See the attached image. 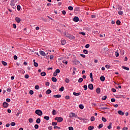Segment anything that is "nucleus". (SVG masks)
I'll return each mask as SVG.
<instances>
[{"mask_svg": "<svg viewBox=\"0 0 130 130\" xmlns=\"http://www.w3.org/2000/svg\"><path fill=\"white\" fill-rule=\"evenodd\" d=\"M2 63L3 65H4L5 66H7V62H5V61H2Z\"/></svg>", "mask_w": 130, "mask_h": 130, "instance_id": "nucleus-50", "label": "nucleus"}, {"mask_svg": "<svg viewBox=\"0 0 130 130\" xmlns=\"http://www.w3.org/2000/svg\"><path fill=\"white\" fill-rule=\"evenodd\" d=\"M54 128H58V129H60V127H58L57 126H54Z\"/></svg>", "mask_w": 130, "mask_h": 130, "instance_id": "nucleus-59", "label": "nucleus"}, {"mask_svg": "<svg viewBox=\"0 0 130 130\" xmlns=\"http://www.w3.org/2000/svg\"><path fill=\"white\" fill-rule=\"evenodd\" d=\"M118 14L119 15H122V14H123V12L122 11H119Z\"/></svg>", "mask_w": 130, "mask_h": 130, "instance_id": "nucleus-61", "label": "nucleus"}, {"mask_svg": "<svg viewBox=\"0 0 130 130\" xmlns=\"http://www.w3.org/2000/svg\"><path fill=\"white\" fill-rule=\"evenodd\" d=\"M51 80H52V82H55L57 81V79L55 77H52Z\"/></svg>", "mask_w": 130, "mask_h": 130, "instance_id": "nucleus-16", "label": "nucleus"}, {"mask_svg": "<svg viewBox=\"0 0 130 130\" xmlns=\"http://www.w3.org/2000/svg\"><path fill=\"white\" fill-rule=\"evenodd\" d=\"M118 113L120 115H124V113L122 111H118Z\"/></svg>", "mask_w": 130, "mask_h": 130, "instance_id": "nucleus-12", "label": "nucleus"}, {"mask_svg": "<svg viewBox=\"0 0 130 130\" xmlns=\"http://www.w3.org/2000/svg\"><path fill=\"white\" fill-rule=\"evenodd\" d=\"M100 80L102 82H104L105 81V77L104 76H101L100 77Z\"/></svg>", "mask_w": 130, "mask_h": 130, "instance_id": "nucleus-14", "label": "nucleus"}, {"mask_svg": "<svg viewBox=\"0 0 130 130\" xmlns=\"http://www.w3.org/2000/svg\"><path fill=\"white\" fill-rule=\"evenodd\" d=\"M17 9L18 11H20V10H21V6H20L19 5H18L17 6Z\"/></svg>", "mask_w": 130, "mask_h": 130, "instance_id": "nucleus-42", "label": "nucleus"}, {"mask_svg": "<svg viewBox=\"0 0 130 130\" xmlns=\"http://www.w3.org/2000/svg\"><path fill=\"white\" fill-rule=\"evenodd\" d=\"M83 121L84 123H86L88 122V120H87L86 119H83Z\"/></svg>", "mask_w": 130, "mask_h": 130, "instance_id": "nucleus-46", "label": "nucleus"}, {"mask_svg": "<svg viewBox=\"0 0 130 130\" xmlns=\"http://www.w3.org/2000/svg\"><path fill=\"white\" fill-rule=\"evenodd\" d=\"M73 95H74V96H80V95H81V92L76 93V92H74Z\"/></svg>", "mask_w": 130, "mask_h": 130, "instance_id": "nucleus-10", "label": "nucleus"}, {"mask_svg": "<svg viewBox=\"0 0 130 130\" xmlns=\"http://www.w3.org/2000/svg\"><path fill=\"white\" fill-rule=\"evenodd\" d=\"M102 120H103V121H104V122H106V121H107V120H106V118H105L104 117L102 118Z\"/></svg>", "mask_w": 130, "mask_h": 130, "instance_id": "nucleus-33", "label": "nucleus"}, {"mask_svg": "<svg viewBox=\"0 0 130 130\" xmlns=\"http://www.w3.org/2000/svg\"><path fill=\"white\" fill-rule=\"evenodd\" d=\"M65 99H66L67 100H70V96L67 95L65 97Z\"/></svg>", "mask_w": 130, "mask_h": 130, "instance_id": "nucleus-54", "label": "nucleus"}, {"mask_svg": "<svg viewBox=\"0 0 130 130\" xmlns=\"http://www.w3.org/2000/svg\"><path fill=\"white\" fill-rule=\"evenodd\" d=\"M88 88L89 89H90V90H93V84H89Z\"/></svg>", "mask_w": 130, "mask_h": 130, "instance_id": "nucleus-11", "label": "nucleus"}, {"mask_svg": "<svg viewBox=\"0 0 130 130\" xmlns=\"http://www.w3.org/2000/svg\"><path fill=\"white\" fill-rule=\"evenodd\" d=\"M115 55H116V57H118V56H119V53L117 52H116Z\"/></svg>", "mask_w": 130, "mask_h": 130, "instance_id": "nucleus-47", "label": "nucleus"}, {"mask_svg": "<svg viewBox=\"0 0 130 130\" xmlns=\"http://www.w3.org/2000/svg\"><path fill=\"white\" fill-rule=\"evenodd\" d=\"M90 47V44H86L85 45V48H89Z\"/></svg>", "mask_w": 130, "mask_h": 130, "instance_id": "nucleus-53", "label": "nucleus"}, {"mask_svg": "<svg viewBox=\"0 0 130 130\" xmlns=\"http://www.w3.org/2000/svg\"><path fill=\"white\" fill-rule=\"evenodd\" d=\"M24 78H25V79H29V75L28 74H26Z\"/></svg>", "mask_w": 130, "mask_h": 130, "instance_id": "nucleus-52", "label": "nucleus"}, {"mask_svg": "<svg viewBox=\"0 0 130 130\" xmlns=\"http://www.w3.org/2000/svg\"><path fill=\"white\" fill-rule=\"evenodd\" d=\"M15 4H16V1L15 0H11L10 4L11 7H15Z\"/></svg>", "mask_w": 130, "mask_h": 130, "instance_id": "nucleus-7", "label": "nucleus"}, {"mask_svg": "<svg viewBox=\"0 0 130 130\" xmlns=\"http://www.w3.org/2000/svg\"><path fill=\"white\" fill-rule=\"evenodd\" d=\"M75 62H76V64H80V62L78 60H75Z\"/></svg>", "mask_w": 130, "mask_h": 130, "instance_id": "nucleus-57", "label": "nucleus"}, {"mask_svg": "<svg viewBox=\"0 0 130 130\" xmlns=\"http://www.w3.org/2000/svg\"><path fill=\"white\" fill-rule=\"evenodd\" d=\"M10 125H11V126H15V125H16V123L12 122L10 123Z\"/></svg>", "mask_w": 130, "mask_h": 130, "instance_id": "nucleus-30", "label": "nucleus"}, {"mask_svg": "<svg viewBox=\"0 0 130 130\" xmlns=\"http://www.w3.org/2000/svg\"><path fill=\"white\" fill-rule=\"evenodd\" d=\"M73 9H74V8L72 6H69L68 7V10H69L70 11H73Z\"/></svg>", "mask_w": 130, "mask_h": 130, "instance_id": "nucleus-32", "label": "nucleus"}, {"mask_svg": "<svg viewBox=\"0 0 130 130\" xmlns=\"http://www.w3.org/2000/svg\"><path fill=\"white\" fill-rule=\"evenodd\" d=\"M7 92H9L10 93V92H11V88H7Z\"/></svg>", "mask_w": 130, "mask_h": 130, "instance_id": "nucleus-62", "label": "nucleus"}, {"mask_svg": "<svg viewBox=\"0 0 130 130\" xmlns=\"http://www.w3.org/2000/svg\"><path fill=\"white\" fill-rule=\"evenodd\" d=\"M63 90H64V87H61L59 89V91L60 92H62V91H63Z\"/></svg>", "mask_w": 130, "mask_h": 130, "instance_id": "nucleus-28", "label": "nucleus"}, {"mask_svg": "<svg viewBox=\"0 0 130 130\" xmlns=\"http://www.w3.org/2000/svg\"><path fill=\"white\" fill-rule=\"evenodd\" d=\"M41 76H42V77H45V76H46V73H45V72H42L41 73Z\"/></svg>", "mask_w": 130, "mask_h": 130, "instance_id": "nucleus-19", "label": "nucleus"}, {"mask_svg": "<svg viewBox=\"0 0 130 130\" xmlns=\"http://www.w3.org/2000/svg\"><path fill=\"white\" fill-rule=\"evenodd\" d=\"M44 119L46 120H49V116H45L44 117Z\"/></svg>", "mask_w": 130, "mask_h": 130, "instance_id": "nucleus-26", "label": "nucleus"}, {"mask_svg": "<svg viewBox=\"0 0 130 130\" xmlns=\"http://www.w3.org/2000/svg\"><path fill=\"white\" fill-rule=\"evenodd\" d=\"M106 69H110V66L107 64V65H106Z\"/></svg>", "mask_w": 130, "mask_h": 130, "instance_id": "nucleus-58", "label": "nucleus"}, {"mask_svg": "<svg viewBox=\"0 0 130 130\" xmlns=\"http://www.w3.org/2000/svg\"><path fill=\"white\" fill-rule=\"evenodd\" d=\"M111 102H114L115 101V99H111Z\"/></svg>", "mask_w": 130, "mask_h": 130, "instance_id": "nucleus-63", "label": "nucleus"}, {"mask_svg": "<svg viewBox=\"0 0 130 130\" xmlns=\"http://www.w3.org/2000/svg\"><path fill=\"white\" fill-rule=\"evenodd\" d=\"M96 92L98 94H99L100 93V92H101V90H100V88H96Z\"/></svg>", "mask_w": 130, "mask_h": 130, "instance_id": "nucleus-21", "label": "nucleus"}, {"mask_svg": "<svg viewBox=\"0 0 130 130\" xmlns=\"http://www.w3.org/2000/svg\"><path fill=\"white\" fill-rule=\"evenodd\" d=\"M55 120H57L58 122H61L63 119L62 117H56L55 118Z\"/></svg>", "mask_w": 130, "mask_h": 130, "instance_id": "nucleus-4", "label": "nucleus"}, {"mask_svg": "<svg viewBox=\"0 0 130 130\" xmlns=\"http://www.w3.org/2000/svg\"><path fill=\"white\" fill-rule=\"evenodd\" d=\"M52 125H57V123H56L55 122H53L52 123Z\"/></svg>", "mask_w": 130, "mask_h": 130, "instance_id": "nucleus-48", "label": "nucleus"}, {"mask_svg": "<svg viewBox=\"0 0 130 130\" xmlns=\"http://www.w3.org/2000/svg\"><path fill=\"white\" fill-rule=\"evenodd\" d=\"M67 37H68V38L70 39V40H75L76 38L75 36H73L72 35H70L69 34H67Z\"/></svg>", "mask_w": 130, "mask_h": 130, "instance_id": "nucleus-3", "label": "nucleus"}, {"mask_svg": "<svg viewBox=\"0 0 130 130\" xmlns=\"http://www.w3.org/2000/svg\"><path fill=\"white\" fill-rule=\"evenodd\" d=\"M65 82H66V83H70V79H69L68 78H66V79H65Z\"/></svg>", "mask_w": 130, "mask_h": 130, "instance_id": "nucleus-39", "label": "nucleus"}, {"mask_svg": "<svg viewBox=\"0 0 130 130\" xmlns=\"http://www.w3.org/2000/svg\"><path fill=\"white\" fill-rule=\"evenodd\" d=\"M50 93H51V90H50V89H48L46 91V94H47V95H48V94H50Z\"/></svg>", "mask_w": 130, "mask_h": 130, "instance_id": "nucleus-18", "label": "nucleus"}, {"mask_svg": "<svg viewBox=\"0 0 130 130\" xmlns=\"http://www.w3.org/2000/svg\"><path fill=\"white\" fill-rule=\"evenodd\" d=\"M91 121H94L95 120V117L94 116H92L90 118Z\"/></svg>", "mask_w": 130, "mask_h": 130, "instance_id": "nucleus-36", "label": "nucleus"}, {"mask_svg": "<svg viewBox=\"0 0 130 130\" xmlns=\"http://www.w3.org/2000/svg\"><path fill=\"white\" fill-rule=\"evenodd\" d=\"M69 130H74V127H73L72 126H70V127H69Z\"/></svg>", "mask_w": 130, "mask_h": 130, "instance_id": "nucleus-56", "label": "nucleus"}, {"mask_svg": "<svg viewBox=\"0 0 130 130\" xmlns=\"http://www.w3.org/2000/svg\"><path fill=\"white\" fill-rule=\"evenodd\" d=\"M111 125H112V123L110 122L109 123V125L108 126V129H111V127H112Z\"/></svg>", "mask_w": 130, "mask_h": 130, "instance_id": "nucleus-17", "label": "nucleus"}, {"mask_svg": "<svg viewBox=\"0 0 130 130\" xmlns=\"http://www.w3.org/2000/svg\"><path fill=\"white\" fill-rule=\"evenodd\" d=\"M127 129H128V128H127V127H124L122 128V130H127Z\"/></svg>", "mask_w": 130, "mask_h": 130, "instance_id": "nucleus-64", "label": "nucleus"}, {"mask_svg": "<svg viewBox=\"0 0 130 130\" xmlns=\"http://www.w3.org/2000/svg\"><path fill=\"white\" fill-rule=\"evenodd\" d=\"M40 54L42 55V56H46V53L44 52L43 51H40Z\"/></svg>", "mask_w": 130, "mask_h": 130, "instance_id": "nucleus-6", "label": "nucleus"}, {"mask_svg": "<svg viewBox=\"0 0 130 130\" xmlns=\"http://www.w3.org/2000/svg\"><path fill=\"white\" fill-rule=\"evenodd\" d=\"M3 107H4V108H7L9 106V104L8 103L5 102L3 103Z\"/></svg>", "mask_w": 130, "mask_h": 130, "instance_id": "nucleus-5", "label": "nucleus"}, {"mask_svg": "<svg viewBox=\"0 0 130 130\" xmlns=\"http://www.w3.org/2000/svg\"><path fill=\"white\" fill-rule=\"evenodd\" d=\"M88 130H92V129H94V126H88Z\"/></svg>", "mask_w": 130, "mask_h": 130, "instance_id": "nucleus-22", "label": "nucleus"}, {"mask_svg": "<svg viewBox=\"0 0 130 130\" xmlns=\"http://www.w3.org/2000/svg\"><path fill=\"white\" fill-rule=\"evenodd\" d=\"M33 61H34V67H36V68H37V67H38V63L35 62V59H34L33 60Z\"/></svg>", "mask_w": 130, "mask_h": 130, "instance_id": "nucleus-13", "label": "nucleus"}, {"mask_svg": "<svg viewBox=\"0 0 130 130\" xmlns=\"http://www.w3.org/2000/svg\"><path fill=\"white\" fill-rule=\"evenodd\" d=\"M107 99V96L105 95V96H103L102 100H106Z\"/></svg>", "mask_w": 130, "mask_h": 130, "instance_id": "nucleus-41", "label": "nucleus"}, {"mask_svg": "<svg viewBox=\"0 0 130 130\" xmlns=\"http://www.w3.org/2000/svg\"><path fill=\"white\" fill-rule=\"evenodd\" d=\"M102 127H103V124H100L99 125V129L102 128Z\"/></svg>", "mask_w": 130, "mask_h": 130, "instance_id": "nucleus-43", "label": "nucleus"}, {"mask_svg": "<svg viewBox=\"0 0 130 130\" xmlns=\"http://www.w3.org/2000/svg\"><path fill=\"white\" fill-rule=\"evenodd\" d=\"M69 117L70 118H73V117H75V118H78V115L75 114V113L71 112L70 113Z\"/></svg>", "mask_w": 130, "mask_h": 130, "instance_id": "nucleus-2", "label": "nucleus"}, {"mask_svg": "<svg viewBox=\"0 0 130 130\" xmlns=\"http://www.w3.org/2000/svg\"><path fill=\"white\" fill-rule=\"evenodd\" d=\"M35 113H36V114H37V115H39V116H42V115L43 114L42 111L40 110H36Z\"/></svg>", "mask_w": 130, "mask_h": 130, "instance_id": "nucleus-1", "label": "nucleus"}, {"mask_svg": "<svg viewBox=\"0 0 130 130\" xmlns=\"http://www.w3.org/2000/svg\"><path fill=\"white\" fill-rule=\"evenodd\" d=\"M63 63H65V64H68V61L64 60L62 61Z\"/></svg>", "mask_w": 130, "mask_h": 130, "instance_id": "nucleus-51", "label": "nucleus"}, {"mask_svg": "<svg viewBox=\"0 0 130 130\" xmlns=\"http://www.w3.org/2000/svg\"><path fill=\"white\" fill-rule=\"evenodd\" d=\"M38 127H39V125H38V124L35 125V128H36V129H38Z\"/></svg>", "mask_w": 130, "mask_h": 130, "instance_id": "nucleus-44", "label": "nucleus"}, {"mask_svg": "<svg viewBox=\"0 0 130 130\" xmlns=\"http://www.w3.org/2000/svg\"><path fill=\"white\" fill-rule=\"evenodd\" d=\"M29 94H30V95H33V94H34V91H33V90H30L29 91Z\"/></svg>", "mask_w": 130, "mask_h": 130, "instance_id": "nucleus-40", "label": "nucleus"}, {"mask_svg": "<svg viewBox=\"0 0 130 130\" xmlns=\"http://www.w3.org/2000/svg\"><path fill=\"white\" fill-rule=\"evenodd\" d=\"M52 114L53 115H55L56 114V111H55V110L52 111Z\"/></svg>", "mask_w": 130, "mask_h": 130, "instance_id": "nucleus-34", "label": "nucleus"}, {"mask_svg": "<svg viewBox=\"0 0 130 130\" xmlns=\"http://www.w3.org/2000/svg\"><path fill=\"white\" fill-rule=\"evenodd\" d=\"M73 21L74 22H79V17L75 16L73 18Z\"/></svg>", "mask_w": 130, "mask_h": 130, "instance_id": "nucleus-8", "label": "nucleus"}, {"mask_svg": "<svg viewBox=\"0 0 130 130\" xmlns=\"http://www.w3.org/2000/svg\"><path fill=\"white\" fill-rule=\"evenodd\" d=\"M83 53H84V54H88V50H83Z\"/></svg>", "mask_w": 130, "mask_h": 130, "instance_id": "nucleus-35", "label": "nucleus"}, {"mask_svg": "<svg viewBox=\"0 0 130 130\" xmlns=\"http://www.w3.org/2000/svg\"><path fill=\"white\" fill-rule=\"evenodd\" d=\"M28 121L30 123H32V122H33V119H32V118H29Z\"/></svg>", "mask_w": 130, "mask_h": 130, "instance_id": "nucleus-27", "label": "nucleus"}, {"mask_svg": "<svg viewBox=\"0 0 130 130\" xmlns=\"http://www.w3.org/2000/svg\"><path fill=\"white\" fill-rule=\"evenodd\" d=\"M53 97L54 98H60V97H61V95L60 94L54 95Z\"/></svg>", "mask_w": 130, "mask_h": 130, "instance_id": "nucleus-15", "label": "nucleus"}, {"mask_svg": "<svg viewBox=\"0 0 130 130\" xmlns=\"http://www.w3.org/2000/svg\"><path fill=\"white\" fill-rule=\"evenodd\" d=\"M111 91H112L113 93H115L116 92V89H115V88H112Z\"/></svg>", "mask_w": 130, "mask_h": 130, "instance_id": "nucleus-49", "label": "nucleus"}, {"mask_svg": "<svg viewBox=\"0 0 130 130\" xmlns=\"http://www.w3.org/2000/svg\"><path fill=\"white\" fill-rule=\"evenodd\" d=\"M55 73L57 74H59V73H60V70H59V69H57L55 70Z\"/></svg>", "mask_w": 130, "mask_h": 130, "instance_id": "nucleus-38", "label": "nucleus"}, {"mask_svg": "<svg viewBox=\"0 0 130 130\" xmlns=\"http://www.w3.org/2000/svg\"><path fill=\"white\" fill-rule=\"evenodd\" d=\"M18 72L19 73H21V74H25V71L23 69L19 70Z\"/></svg>", "mask_w": 130, "mask_h": 130, "instance_id": "nucleus-24", "label": "nucleus"}, {"mask_svg": "<svg viewBox=\"0 0 130 130\" xmlns=\"http://www.w3.org/2000/svg\"><path fill=\"white\" fill-rule=\"evenodd\" d=\"M79 107L80 109H84V106L82 104L79 105Z\"/></svg>", "mask_w": 130, "mask_h": 130, "instance_id": "nucleus-29", "label": "nucleus"}, {"mask_svg": "<svg viewBox=\"0 0 130 130\" xmlns=\"http://www.w3.org/2000/svg\"><path fill=\"white\" fill-rule=\"evenodd\" d=\"M61 43L62 45H64V44H66V41L64 40H62Z\"/></svg>", "mask_w": 130, "mask_h": 130, "instance_id": "nucleus-23", "label": "nucleus"}, {"mask_svg": "<svg viewBox=\"0 0 130 130\" xmlns=\"http://www.w3.org/2000/svg\"><path fill=\"white\" fill-rule=\"evenodd\" d=\"M15 21H16L17 23H20L21 22V18L19 17H16Z\"/></svg>", "mask_w": 130, "mask_h": 130, "instance_id": "nucleus-9", "label": "nucleus"}, {"mask_svg": "<svg viewBox=\"0 0 130 130\" xmlns=\"http://www.w3.org/2000/svg\"><path fill=\"white\" fill-rule=\"evenodd\" d=\"M36 90H39V85H36L35 87Z\"/></svg>", "mask_w": 130, "mask_h": 130, "instance_id": "nucleus-45", "label": "nucleus"}, {"mask_svg": "<svg viewBox=\"0 0 130 130\" xmlns=\"http://www.w3.org/2000/svg\"><path fill=\"white\" fill-rule=\"evenodd\" d=\"M83 88H84L85 91H86L87 90V89H88V86L87 85H85L83 86Z\"/></svg>", "mask_w": 130, "mask_h": 130, "instance_id": "nucleus-37", "label": "nucleus"}, {"mask_svg": "<svg viewBox=\"0 0 130 130\" xmlns=\"http://www.w3.org/2000/svg\"><path fill=\"white\" fill-rule=\"evenodd\" d=\"M122 68L124 70H126V71H129V68L125 67V66H122Z\"/></svg>", "mask_w": 130, "mask_h": 130, "instance_id": "nucleus-20", "label": "nucleus"}, {"mask_svg": "<svg viewBox=\"0 0 130 130\" xmlns=\"http://www.w3.org/2000/svg\"><path fill=\"white\" fill-rule=\"evenodd\" d=\"M80 56H82V57H83V58H85V57H86V55L82 54H80Z\"/></svg>", "mask_w": 130, "mask_h": 130, "instance_id": "nucleus-60", "label": "nucleus"}, {"mask_svg": "<svg viewBox=\"0 0 130 130\" xmlns=\"http://www.w3.org/2000/svg\"><path fill=\"white\" fill-rule=\"evenodd\" d=\"M82 82H83V78H79V79L78 80V83H82Z\"/></svg>", "mask_w": 130, "mask_h": 130, "instance_id": "nucleus-31", "label": "nucleus"}, {"mask_svg": "<svg viewBox=\"0 0 130 130\" xmlns=\"http://www.w3.org/2000/svg\"><path fill=\"white\" fill-rule=\"evenodd\" d=\"M116 24H117V25H120V21L117 20L116 21Z\"/></svg>", "mask_w": 130, "mask_h": 130, "instance_id": "nucleus-55", "label": "nucleus"}, {"mask_svg": "<svg viewBox=\"0 0 130 130\" xmlns=\"http://www.w3.org/2000/svg\"><path fill=\"white\" fill-rule=\"evenodd\" d=\"M41 121V120H40V118H38L37 120H36V123H40Z\"/></svg>", "mask_w": 130, "mask_h": 130, "instance_id": "nucleus-25", "label": "nucleus"}]
</instances>
